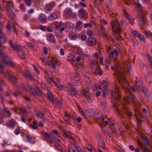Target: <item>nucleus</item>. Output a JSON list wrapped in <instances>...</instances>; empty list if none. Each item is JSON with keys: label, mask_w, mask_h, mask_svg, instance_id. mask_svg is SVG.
Returning <instances> with one entry per match:
<instances>
[{"label": "nucleus", "mask_w": 152, "mask_h": 152, "mask_svg": "<svg viewBox=\"0 0 152 152\" xmlns=\"http://www.w3.org/2000/svg\"><path fill=\"white\" fill-rule=\"evenodd\" d=\"M4 67L2 63L0 62V73L5 75L4 72Z\"/></svg>", "instance_id": "4c0bfd02"}, {"label": "nucleus", "mask_w": 152, "mask_h": 152, "mask_svg": "<svg viewBox=\"0 0 152 152\" xmlns=\"http://www.w3.org/2000/svg\"><path fill=\"white\" fill-rule=\"evenodd\" d=\"M67 58L68 60L70 61H74L75 60V58L74 57V56L72 54H69L68 55Z\"/></svg>", "instance_id": "c756f323"}, {"label": "nucleus", "mask_w": 152, "mask_h": 152, "mask_svg": "<svg viewBox=\"0 0 152 152\" xmlns=\"http://www.w3.org/2000/svg\"><path fill=\"white\" fill-rule=\"evenodd\" d=\"M111 24L112 26L113 31L116 30L115 29H118V30L119 31V29L121 28V25L116 22H112Z\"/></svg>", "instance_id": "f8f14e48"}, {"label": "nucleus", "mask_w": 152, "mask_h": 152, "mask_svg": "<svg viewBox=\"0 0 152 152\" xmlns=\"http://www.w3.org/2000/svg\"><path fill=\"white\" fill-rule=\"evenodd\" d=\"M47 99L53 104H55L54 101L55 100L54 96L51 93L48 91L47 94Z\"/></svg>", "instance_id": "6e6552de"}, {"label": "nucleus", "mask_w": 152, "mask_h": 152, "mask_svg": "<svg viewBox=\"0 0 152 152\" xmlns=\"http://www.w3.org/2000/svg\"><path fill=\"white\" fill-rule=\"evenodd\" d=\"M86 113L91 114H98V113L96 111V110L95 109H88L86 111Z\"/></svg>", "instance_id": "bb28decb"}, {"label": "nucleus", "mask_w": 152, "mask_h": 152, "mask_svg": "<svg viewBox=\"0 0 152 152\" xmlns=\"http://www.w3.org/2000/svg\"><path fill=\"white\" fill-rule=\"evenodd\" d=\"M122 68L121 66V65H120V63H117V64H116L115 66H111V69L113 71H115L116 70V69L117 70L118 69V71H120V70H121L122 69Z\"/></svg>", "instance_id": "a211bd4d"}, {"label": "nucleus", "mask_w": 152, "mask_h": 152, "mask_svg": "<svg viewBox=\"0 0 152 152\" xmlns=\"http://www.w3.org/2000/svg\"><path fill=\"white\" fill-rule=\"evenodd\" d=\"M38 19L39 21L42 23H45L47 21L46 16L42 13L39 14L38 17Z\"/></svg>", "instance_id": "9b49d317"}, {"label": "nucleus", "mask_w": 152, "mask_h": 152, "mask_svg": "<svg viewBox=\"0 0 152 152\" xmlns=\"http://www.w3.org/2000/svg\"><path fill=\"white\" fill-rule=\"evenodd\" d=\"M67 88L68 91L71 96H73L76 95V90L72 86H69Z\"/></svg>", "instance_id": "9d476101"}, {"label": "nucleus", "mask_w": 152, "mask_h": 152, "mask_svg": "<svg viewBox=\"0 0 152 152\" xmlns=\"http://www.w3.org/2000/svg\"><path fill=\"white\" fill-rule=\"evenodd\" d=\"M23 75L26 78H28L31 80H34L32 75L28 71L23 72Z\"/></svg>", "instance_id": "4468645a"}, {"label": "nucleus", "mask_w": 152, "mask_h": 152, "mask_svg": "<svg viewBox=\"0 0 152 152\" xmlns=\"http://www.w3.org/2000/svg\"><path fill=\"white\" fill-rule=\"evenodd\" d=\"M131 89L134 92H137V88L135 86H132L131 87Z\"/></svg>", "instance_id": "5fc2aeb1"}, {"label": "nucleus", "mask_w": 152, "mask_h": 152, "mask_svg": "<svg viewBox=\"0 0 152 152\" xmlns=\"http://www.w3.org/2000/svg\"><path fill=\"white\" fill-rule=\"evenodd\" d=\"M87 12L83 9H80L78 13V16L81 18H83L86 16Z\"/></svg>", "instance_id": "ddd939ff"}, {"label": "nucleus", "mask_w": 152, "mask_h": 152, "mask_svg": "<svg viewBox=\"0 0 152 152\" xmlns=\"http://www.w3.org/2000/svg\"><path fill=\"white\" fill-rule=\"evenodd\" d=\"M113 32V34L115 36L116 39L118 40H121L122 38V37L120 35V34L116 30L114 31Z\"/></svg>", "instance_id": "393cba45"}, {"label": "nucleus", "mask_w": 152, "mask_h": 152, "mask_svg": "<svg viewBox=\"0 0 152 152\" xmlns=\"http://www.w3.org/2000/svg\"><path fill=\"white\" fill-rule=\"evenodd\" d=\"M137 10L139 14H140L142 12V10L141 7L137 8Z\"/></svg>", "instance_id": "680f3d73"}, {"label": "nucleus", "mask_w": 152, "mask_h": 152, "mask_svg": "<svg viewBox=\"0 0 152 152\" xmlns=\"http://www.w3.org/2000/svg\"><path fill=\"white\" fill-rule=\"evenodd\" d=\"M132 33L137 37L140 36V34L138 33L136 31H132Z\"/></svg>", "instance_id": "6e6d98bb"}, {"label": "nucleus", "mask_w": 152, "mask_h": 152, "mask_svg": "<svg viewBox=\"0 0 152 152\" xmlns=\"http://www.w3.org/2000/svg\"><path fill=\"white\" fill-rule=\"evenodd\" d=\"M77 54L79 55H84L82 49L80 48H78L77 49Z\"/></svg>", "instance_id": "a18cd8bd"}, {"label": "nucleus", "mask_w": 152, "mask_h": 152, "mask_svg": "<svg viewBox=\"0 0 152 152\" xmlns=\"http://www.w3.org/2000/svg\"><path fill=\"white\" fill-rule=\"evenodd\" d=\"M73 120L76 124L80 123L82 121L81 118L80 117H77V118H75L73 117Z\"/></svg>", "instance_id": "c9c22d12"}, {"label": "nucleus", "mask_w": 152, "mask_h": 152, "mask_svg": "<svg viewBox=\"0 0 152 152\" xmlns=\"http://www.w3.org/2000/svg\"><path fill=\"white\" fill-rule=\"evenodd\" d=\"M129 98L130 99L131 101L133 103H135L136 102V99L135 97L132 95H129Z\"/></svg>", "instance_id": "ea45409f"}, {"label": "nucleus", "mask_w": 152, "mask_h": 152, "mask_svg": "<svg viewBox=\"0 0 152 152\" xmlns=\"http://www.w3.org/2000/svg\"><path fill=\"white\" fill-rule=\"evenodd\" d=\"M87 34L88 36H93V33L92 31L89 30H88L87 32Z\"/></svg>", "instance_id": "bf43d9fd"}, {"label": "nucleus", "mask_w": 152, "mask_h": 152, "mask_svg": "<svg viewBox=\"0 0 152 152\" xmlns=\"http://www.w3.org/2000/svg\"><path fill=\"white\" fill-rule=\"evenodd\" d=\"M53 82L55 83L57 87L61 90L63 88L60 83V82L59 80H58V79L56 77L53 78Z\"/></svg>", "instance_id": "dca6fc26"}, {"label": "nucleus", "mask_w": 152, "mask_h": 152, "mask_svg": "<svg viewBox=\"0 0 152 152\" xmlns=\"http://www.w3.org/2000/svg\"><path fill=\"white\" fill-rule=\"evenodd\" d=\"M7 60L5 61L4 59L3 60V62L4 63L6 64L9 65L11 67H14L16 66L15 63L13 61H11V58H7Z\"/></svg>", "instance_id": "1a4fd4ad"}, {"label": "nucleus", "mask_w": 152, "mask_h": 152, "mask_svg": "<svg viewBox=\"0 0 152 152\" xmlns=\"http://www.w3.org/2000/svg\"><path fill=\"white\" fill-rule=\"evenodd\" d=\"M77 36L76 34H73L70 37V39L72 40H75L77 38Z\"/></svg>", "instance_id": "8fccbe9b"}, {"label": "nucleus", "mask_w": 152, "mask_h": 152, "mask_svg": "<svg viewBox=\"0 0 152 152\" xmlns=\"http://www.w3.org/2000/svg\"><path fill=\"white\" fill-rule=\"evenodd\" d=\"M86 42L88 45L90 46H94L96 44V40L95 37H91L88 38Z\"/></svg>", "instance_id": "39448f33"}, {"label": "nucleus", "mask_w": 152, "mask_h": 152, "mask_svg": "<svg viewBox=\"0 0 152 152\" xmlns=\"http://www.w3.org/2000/svg\"><path fill=\"white\" fill-rule=\"evenodd\" d=\"M55 146L57 149L59 150H61L62 148V147L61 145L58 143L56 144L55 145Z\"/></svg>", "instance_id": "4d7b16f0"}, {"label": "nucleus", "mask_w": 152, "mask_h": 152, "mask_svg": "<svg viewBox=\"0 0 152 152\" xmlns=\"http://www.w3.org/2000/svg\"><path fill=\"white\" fill-rule=\"evenodd\" d=\"M65 28L67 30H69V31H71L73 29V25L72 23H68L66 24Z\"/></svg>", "instance_id": "aec40b11"}, {"label": "nucleus", "mask_w": 152, "mask_h": 152, "mask_svg": "<svg viewBox=\"0 0 152 152\" xmlns=\"http://www.w3.org/2000/svg\"><path fill=\"white\" fill-rule=\"evenodd\" d=\"M33 94L35 95H38L43 98L45 97V94L42 91L39 89V88L37 86L35 88L34 91L33 92Z\"/></svg>", "instance_id": "0eeeda50"}, {"label": "nucleus", "mask_w": 152, "mask_h": 152, "mask_svg": "<svg viewBox=\"0 0 152 152\" xmlns=\"http://www.w3.org/2000/svg\"><path fill=\"white\" fill-rule=\"evenodd\" d=\"M47 39L49 41H53L54 39V35L52 34H48L46 36Z\"/></svg>", "instance_id": "cd10ccee"}, {"label": "nucleus", "mask_w": 152, "mask_h": 152, "mask_svg": "<svg viewBox=\"0 0 152 152\" xmlns=\"http://www.w3.org/2000/svg\"><path fill=\"white\" fill-rule=\"evenodd\" d=\"M56 18V16L55 14L53 13L51 14L48 17V19L50 20H53Z\"/></svg>", "instance_id": "e433bc0d"}, {"label": "nucleus", "mask_w": 152, "mask_h": 152, "mask_svg": "<svg viewBox=\"0 0 152 152\" xmlns=\"http://www.w3.org/2000/svg\"><path fill=\"white\" fill-rule=\"evenodd\" d=\"M46 78L47 81L49 83H50L51 81H53V78L50 77L49 75L46 77Z\"/></svg>", "instance_id": "603ef678"}, {"label": "nucleus", "mask_w": 152, "mask_h": 152, "mask_svg": "<svg viewBox=\"0 0 152 152\" xmlns=\"http://www.w3.org/2000/svg\"><path fill=\"white\" fill-rule=\"evenodd\" d=\"M18 54L21 59H24L25 58V55L21 49L18 52Z\"/></svg>", "instance_id": "f704fd0d"}, {"label": "nucleus", "mask_w": 152, "mask_h": 152, "mask_svg": "<svg viewBox=\"0 0 152 152\" xmlns=\"http://www.w3.org/2000/svg\"><path fill=\"white\" fill-rule=\"evenodd\" d=\"M123 15L125 18L128 20L129 22L132 23L133 22V19L130 15L127 13L126 11H124L123 12Z\"/></svg>", "instance_id": "2eb2a0df"}, {"label": "nucleus", "mask_w": 152, "mask_h": 152, "mask_svg": "<svg viewBox=\"0 0 152 152\" xmlns=\"http://www.w3.org/2000/svg\"><path fill=\"white\" fill-rule=\"evenodd\" d=\"M100 87L102 91H105V90H107V84L106 80H104L103 81L100 86Z\"/></svg>", "instance_id": "f3484780"}, {"label": "nucleus", "mask_w": 152, "mask_h": 152, "mask_svg": "<svg viewBox=\"0 0 152 152\" xmlns=\"http://www.w3.org/2000/svg\"><path fill=\"white\" fill-rule=\"evenodd\" d=\"M25 4L28 6H30L31 4V0H24Z\"/></svg>", "instance_id": "79ce46f5"}, {"label": "nucleus", "mask_w": 152, "mask_h": 152, "mask_svg": "<svg viewBox=\"0 0 152 152\" xmlns=\"http://www.w3.org/2000/svg\"><path fill=\"white\" fill-rule=\"evenodd\" d=\"M41 133L43 136L45 137L48 143L50 144H52L53 141L51 140V137H52V135L51 136L48 133L45 132L44 131H41Z\"/></svg>", "instance_id": "423d86ee"}, {"label": "nucleus", "mask_w": 152, "mask_h": 152, "mask_svg": "<svg viewBox=\"0 0 152 152\" xmlns=\"http://www.w3.org/2000/svg\"><path fill=\"white\" fill-rule=\"evenodd\" d=\"M102 108L104 110H107V105L106 104V103L104 102H103L102 103Z\"/></svg>", "instance_id": "de8ad7c7"}, {"label": "nucleus", "mask_w": 152, "mask_h": 152, "mask_svg": "<svg viewBox=\"0 0 152 152\" xmlns=\"http://www.w3.org/2000/svg\"><path fill=\"white\" fill-rule=\"evenodd\" d=\"M102 70L101 69L99 68H97L96 69L95 73L98 75H101V72Z\"/></svg>", "instance_id": "49530a36"}, {"label": "nucleus", "mask_w": 152, "mask_h": 152, "mask_svg": "<svg viewBox=\"0 0 152 152\" xmlns=\"http://www.w3.org/2000/svg\"><path fill=\"white\" fill-rule=\"evenodd\" d=\"M101 32V34L103 35L105 32V28L103 27H102L101 28V29L100 30Z\"/></svg>", "instance_id": "0e129e2a"}, {"label": "nucleus", "mask_w": 152, "mask_h": 152, "mask_svg": "<svg viewBox=\"0 0 152 152\" xmlns=\"http://www.w3.org/2000/svg\"><path fill=\"white\" fill-rule=\"evenodd\" d=\"M7 40V36L3 31V26L0 24V48L3 47L1 44L5 43Z\"/></svg>", "instance_id": "f257e3e1"}, {"label": "nucleus", "mask_w": 152, "mask_h": 152, "mask_svg": "<svg viewBox=\"0 0 152 152\" xmlns=\"http://www.w3.org/2000/svg\"><path fill=\"white\" fill-rule=\"evenodd\" d=\"M54 102L56 106L58 107H61L62 104L61 100H60L57 99H56Z\"/></svg>", "instance_id": "c85d7f7f"}, {"label": "nucleus", "mask_w": 152, "mask_h": 152, "mask_svg": "<svg viewBox=\"0 0 152 152\" xmlns=\"http://www.w3.org/2000/svg\"><path fill=\"white\" fill-rule=\"evenodd\" d=\"M53 7V4H47L45 9V10L46 13H48L51 11Z\"/></svg>", "instance_id": "6ab92c4d"}, {"label": "nucleus", "mask_w": 152, "mask_h": 152, "mask_svg": "<svg viewBox=\"0 0 152 152\" xmlns=\"http://www.w3.org/2000/svg\"><path fill=\"white\" fill-rule=\"evenodd\" d=\"M52 139L54 140L56 142H58L61 141V138L60 139H58L56 137L53 136L52 134V137H51Z\"/></svg>", "instance_id": "37998d69"}, {"label": "nucleus", "mask_w": 152, "mask_h": 152, "mask_svg": "<svg viewBox=\"0 0 152 152\" xmlns=\"http://www.w3.org/2000/svg\"><path fill=\"white\" fill-rule=\"evenodd\" d=\"M69 133L71 134H72V133H71L65 131L64 132L63 135L65 137L67 138L71 139L72 140H73V137L70 135V134Z\"/></svg>", "instance_id": "a878e982"}, {"label": "nucleus", "mask_w": 152, "mask_h": 152, "mask_svg": "<svg viewBox=\"0 0 152 152\" xmlns=\"http://www.w3.org/2000/svg\"><path fill=\"white\" fill-rule=\"evenodd\" d=\"M20 132V129L19 128H17L15 130V131L14 132L15 133V134H19Z\"/></svg>", "instance_id": "338daca9"}, {"label": "nucleus", "mask_w": 152, "mask_h": 152, "mask_svg": "<svg viewBox=\"0 0 152 152\" xmlns=\"http://www.w3.org/2000/svg\"><path fill=\"white\" fill-rule=\"evenodd\" d=\"M87 36L86 35L84 34H83L81 36V39L85 41L87 39Z\"/></svg>", "instance_id": "052dcab7"}, {"label": "nucleus", "mask_w": 152, "mask_h": 152, "mask_svg": "<svg viewBox=\"0 0 152 152\" xmlns=\"http://www.w3.org/2000/svg\"><path fill=\"white\" fill-rule=\"evenodd\" d=\"M82 22L81 21H78L76 23V26L77 28H80V26L82 24Z\"/></svg>", "instance_id": "3c124183"}, {"label": "nucleus", "mask_w": 152, "mask_h": 152, "mask_svg": "<svg viewBox=\"0 0 152 152\" xmlns=\"http://www.w3.org/2000/svg\"><path fill=\"white\" fill-rule=\"evenodd\" d=\"M114 91L112 93V96L114 99L118 100L119 99L120 97V89L118 87H115L114 88Z\"/></svg>", "instance_id": "7ed1b4c3"}, {"label": "nucleus", "mask_w": 152, "mask_h": 152, "mask_svg": "<svg viewBox=\"0 0 152 152\" xmlns=\"http://www.w3.org/2000/svg\"><path fill=\"white\" fill-rule=\"evenodd\" d=\"M82 94L88 97H90V94L89 92V89L88 88L83 90L82 92Z\"/></svg>", "instance_id": "5701e85b"}, {"label": "nucleus", "mask_w": 152, "mask_h": 152, "mask_svg": "<svg viewBox=\"0 0 152 152\" xmlns=\"http://www.w3.org/2000/svg\"><path fill=\"white\" fill-rule=\"evenodd\" d=\"M30 18V16L28 14H26L24 16L23 19L24 20L26 21Z\"/></svg>", "instance_id": "864d4df0"}, {"label": "nucleus", "mask_w": 152, "mask_h": 152, "mask_svg": "<svg viewBox=\"0 0 152 152\" xmlns=\"http://www.w3.org/2000/svg\"><path fill=\"white\" fill-rule=\"evenodd\" d=\"M14 6L13 2L11 1H8L7 3L6 8L7 10V12L9 17L13 18L15 16L14 13L12 12V10Z\"/></svg>", "instance_id": "f03ea898"}, {"label": "nucleus", "mask_w": 152, "mask_h": 152, "mask_svg": "<svg viewBox=\"0 0 152 152\" xmlns=\"http://www.w3.org/2000/svg\"><path fill=\"white\" fill-rule=\"evenodd\" d=\"M143 141L145 144L148 147H149L148 146L150 145V143L147 137L145 136L143 137Z\"/></svg>", "instance_id": "7c9ffc66"}, {"label": "nucleus", "mask_w": 152, "mask_h": 152, "mask_svg": "<svg viewBox=\"0 0 152 152\" xmlns=\"http://www.w3.org/2000/svg\"><path fill=\"white\" fill-rule=\"evenodd\" d=\"M7 73L10 80L13 82L14 85H15L16 83V80L18 78L14 76L13 73L11 71H7Z\"/></svg>", "instance_id": "20e7f679"}, {"label": "nucleus", "mask_w": 152, "mask_h": 152, "mask_svg": "<svg viewBox=\"0 0 152 152\" xmlns=\"http://www.w3.org/2000/svg\"><path fill=\"white\" fill-rule=\"evenodd\" d=\"M100 86L98 84H94L92 86L93 89L94 91H96L97 90L101 89Z\"/></svg>", "instance_id": "58836bf2"}, {"label": "nucleus", "mask_w": 152, "mask_h": 152, "mask_svg": "<svg viewBox=\"0 0 152 152\" xmlns=\"http://www.w3.org/2000/svg\"><path fill=\"white\" fill-rule=\"evenodd\" d=\"M138 38L141 42L144 43L145 42V39L142 35L140 34V36H139Z\"/></svg>", "instance_id": "c03bdc74"}, {"label": "nucleus", "mask_w": 152, "mask_h": 152, "mask_svg": "<svg viewBox=\"0 0 152 152\" xmlns=\"http://www.w3.org/2000/svg\"><path fill=\"white\" fill-rule=\"evenodd\" d=\"M8 126L11 128H13L15 126V122L14 121L11 120L7 123Z\"/></svg>", "instance_id": "b1692460"}, {"label": "nucleus", "mask_w": 152, "mask_h": 152, "mask_svg": "<svg viewBox=\"0 0 152 152\" xmlns=\"http://www.w3.org/2000/svg\"><path fill=\"white\" fill-rule=\"evenodd\" d=\"M56 28H59L63 26V24L61 22H58L56 21L54 23Z\"/></svg>", "instance_id": "473e14b6"}, {"label": "nucleus", "mask_w": 152, "mask_h": 152, "mask_svg": "<svg viewBox=\"0 0 152 152\" xmlns=\"http://www.w3.org/2000/svg\"><path fill=\"white\" fill-rule=\"evenodd\" d=\"M64 12L66 14L69 16L71 15L72 12V9L69 8H66L64 10Z\"/></svg>", "instance_id": "72a5a7b5"}, {"label": "nucleus", "mask_w": 152, "mask_h": 152, "mask_svg": "<svg viewBox=\"0 0 152 152\" xmlns=\"http://www.w3.org/2000/svg\"><path fill=\"white\" fill-rule=\"evenodd\" d=\"M23 87L24 90L26 91H28L29 90H31L32 93L33 91H34L35 88H32L29 85H28L26 86H24L23 85Z\"/></svg>", "instance_id": "4be33fe9"}, {"label": "nucleus", "mask_w": 152, "mask_h": 152, "mask_svg": "<svg viewBox=\"0 0 152 152\" xmlns=\"http://www.w3.org/2000/svg\"><path fill=\"white\" fill-rule=\"evenodd\" d=\"M111 102L114 105V108L116 109H117L118 107L115 104V101L113 100H112L111 101Z\"/></svg>", "instance_id": "e2e57ef3"}, {"label": "nucleus", "mask_w": 152, "mask_h": 152, "mask_svg": "<svg viewBox=\"0 0 152 152\" xmlns=\"http://www.w3.org/2000/svg\"><path fill=\"white\" fill-rule=\"evenodd\" d=\"M7 143V141L5 140H4L3 141V143L2 144V145L3 147H4L6 146Z\"/></svg>", "instance_id": "69168bd1"}, {"label": "nucleus", "mask_w": 152, "mask_h": 152, "mask_svg": "<svg viewBox=\"0 0 152 152\" xmlns=\"http://www.w3.org/2000/svg\"><path fill=\"white\" fill-rule=\"evenodd\" d=\"M102 93H103V94L102 95V96L104 98H105L106 97V96L107 94V90H105L104 91H102Z\"/></svg>", "instance_id": "09e8293b"}, {"label": "nucleus", "mask_w": 152, "mask_h": 152, "mask_svg": "<svg viewBox=\"0 0 152 152\" xmlns=\"http://www.w3.org/2000/svg\"><path fill=\"white\" fill-rule=\"evenodd\" d=\"M147 56L148 59L150 63L151 64L152 63V57L150 56H149L148 55Z\"/></svg>", "instance_id": "774afa93"}, {"label": "nucleus", "mask_w": 152, "mask_h": 152, "mask_svg": "<svg viewBox=\"0 0 152 152\" xmlns=\"http://www.w3.org/2000/svg\"><path fill=\"white\" fill-rule=\"evenodd\" d=\"M12 48L14 50H17L18 52L20 51L21 49V48L20 46L18 44H15L13 46Z\"/></svg>", "instance_id": "2f4dec72"}, {"label": "nucleus", "mask_w": 152, "mask_h": 152, "mask_svg": "<svg viewBox=\"0 0 152 152\" xmlns=\"http://www.w3.org/2000/svg\"><path fill=\"white\" fill-rule=\"evenodd\" d=\"M25 5L23 4H21L20 6V9L23 11H25Z\"/></svg>", "instance_id": "13d9d810"}, {"label": "nucleus", "mask_w": 152, "mask_h": 152, "mask_svg": "<svg viewBox=\"0 0 152 152\" xmlns=\"http://www.w3.org/2000/svg\"><path fill=\"white\" fill-rule=\"evenodd\" d=\"M137 142L139 147L141 149L143 152H146L148 151L146 148L145 147V146L144 145L139 141H137Z\"/></svg>", "instance_id": "412c9836"}, {"label": "nucleus", "mask_w": 152, "mask_h": 152, "mask_svg": "<svg viewBox=\"0 0 152 152\" xmlns=\"http://www.w3.org/2000/svg\"><path fill=\"white\" fill-rule=\"evenodd\" d=\"M37 117L38 118L42 120L46 119V117L45 115H37Z\"/></svg>", "instance_id": "a19ab883"}]
</instances>
